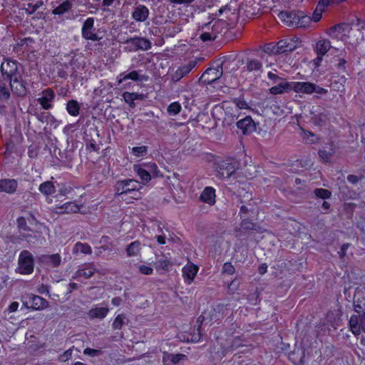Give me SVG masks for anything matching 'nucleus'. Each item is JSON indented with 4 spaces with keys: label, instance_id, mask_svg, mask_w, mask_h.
<instances>
[{
    "label": "nucleus",
    "instance_id": "obj_2",
    "mask_svg": "<svg viewBox=\"0 0 365 365\" xmlns=\"http://www.w3.org/2000/svg\"><path fill=\"white\" fill-rule=\"evenodd\" d=\"M34 257L31 253L27 250L21 252L18 259L16 272L21 274H29L34 271Z\"/></svg>",
    "mask_w": 365,
    "mask_h": 365
},
{
    "label": "nucleus",
    "instance_id": "obj_28",
    "mask_svg": "<svg viewBox=\"0 0 365 365\" xmlns=\"http://www.w3.org/2000/svg\"><path fill=\"white\" fill-rule=\"evenodd\" d=\"M94 272L95 269L91 266L88 265L86 268L78 269L73 276V278L76 279H79L81 277H83L84 279H88L91 277L94 274Z\"/></svg>",
    "mask_w": 365,
    "mask_h": 365
},
{
    "label": "nucleus",
    "instance_id": "obj_64",
    "mask_svg": "<svg viewBox=\"0 0 365 365\" xmlns=\"http://www.w3.org/2000/svg\"><path fill=\"white\" fill-rule=\"evenodd\" d=\"M240 282L237 280V279H235L232 281V282L228 286V289L230 292L234 293L235 291H237L239 288Z\"/></svg>",
    "mask_w": 365,
    "mask_h": 365
},
{
    "label": "nucleus",
    "instance_id": "obj_9",
    "mask_svg": "<svg viewBox=\"0 0 365 365\" xmlns=\"http://www.w3.org/2000/svg\"><path fill=\"white\" fill-rule=\"evenodd\" d=\"M299 11H282L278 14V18L287 26L295 27L299 19Z\"/></svg>",
    "mask_w": 365,
    "mask_h": 365
},
{
    "label": "nucleus",
    "instance_id": "obj_26",
    "mask_svg": "<svg viewBox=\"0 0 365 365\" xmlns=\"http://www.w3.org/2000/svg\"><path fill=\"white\" fill-rule=\"evenodd\" d=\"M41 260L50 267H56L60 264L61 262V257L58 254H53L51 255L42 256Z\"/></svg>",
    "mask_w": 365,
    "mask_h": 365
},
{
    "label": "nucleus",
    "instance_id": "obj_60",
    "mask_svg": "<svg viewBox=\"0 0 365 365\" xmlns=\"http://www.w3.org/2000/svg\"><path fill=\"white\" fill-rule=\"evenodd\" d=\"M238 116L235 115H227V116L223 120V125H232L234 123H236L237 121Z\"/></svg>",
    "mask_w": 365,
    "mask_h": 365
},
{
    "label": "nucleus",
    "instance_id": "obj_55",
    "mask_svg": "<svg viewBox=\"0 0 365 365\" xmlns=\"http://www.w3.org/2000/svg\"><path fill=\"white\" fill-rule=\"evenodd\" d=\"M10 96L9 87L0 88V101H7L10 98Z\"/></svg>",
    "mask_w": 365,
    "mask_h": 365
},
{
    "label": "nucleus",
    "instance_id": "obj_43",
    "mask_svg": "<svg viewBox=\"0 0 365 365\" xmlns=\"http://www.w3.org/2000/svg\"><path fill=\"white\" fill-rule=\"evenodd\" d=\"M355 312L361 316H365V297L357 299L354 304Z\"/></svg>",
    "mask_w": 365,
    "mask_h": 365
},
{
    "label": "nucleus",
    "instance_id": "obj_52",
    "mask_svg": "<svg viewBox=\"0 0 365 365\" xmlns=\"http://www.w3.org/2000/svg\"><path fill=\"white\" fill-rule=\"evenodd\" d=\"M345 1L346 0H319L317 4V7H319V9L321 8L324 10L326 7L329 6L331 4H339Z\"/></svg>",
    "mask_w": 365,
    "mask_h": 365
},
{
    "label": "nucleus",
    "instance_id": "obj_61",
    "mask_svg": "<svg viewBox=\"0 0 365 365\" xmlns=\"http://www.w3.org/2000/svg\"><path fill=\"white\" fill-rule=\"evenodd\" d=\"M324 10L319 8V7H316L314 13H313V16L312 18V21H314V22H318L321 19H322V12L324 11Z\"/></svg>",
    "mask_w": 365,
    "mask_h": 365
},
{
    "label": "nucleus",
    "instance_id": "obj_29",
    "mask_svg": "<svg viewBox=\"0 0 365 365\" xmlns=\"http://www.w3.org/2000/svg\"><path fill=\"white\" fill-rule=\"evenodd\" d=\"M72 6L73 4L69 0H66L59 6L53 9L51 13L54 15H62L71 10Z\"/></svg>",
    "mask_w": 365,
    "mask_h": 365
},
{
    "label": "nucleus",
    "instance_id": "obj_23",
    "mask_svg": "<svg viewBox=\"0 0 365 365\" xmlns=\"http://www.w3.org/2000/svg\"><path fill=\"white\" fill-rule=\"evenodd\" d=\"M58 213H76L80 210V207L73 202H67L56 208Z\"/></svg>",
    "mask_w": 365,
    "mask_h": 365
},
{
    "label": "nucleus",
    "instance_id": "obj_31",
    "mask_svg": "<svg viewBox=\"0 0 365 365\" xmlns=\"http://www.w3.org/2000/svg\"><path fill=\"white\" fill-rule=\"evenodd\" d=\"M6 61V66L8 67V69L5 71L4 75H6L7 78H14L18 71L17 62L16 61H11L9 59H7Z\"/></svg>",
    "mask_w": 365,
    "mask_h": 365
},
{
    "label": "nucleus",
    "instance_id": "obj_30",
    "mask_svg": "<svg viewBox=\"0 0 365 365\" xmlns=\"http://www.w3.org/2000/svg\"><path fill=\"white\" fill-rule=\"evenodd\" d=\"M185 358V355L178 354H170L168 353H165L163 357V361L165 365H169V362H172L173 364H177L180 362L182 359Z\"/></svg>",
    "mask_w": 365,
    "mask_h": 365
},
{
    "label": "nucleus",
    "instance_id": "obj_14",
    "mask_svg": "<svg viewBox=\"0 0 365 365\" xmlns=\"http://www.w3.org/2000/svg\"><path fill=\"white\" fill-rule=\"evenodd\" d=\"M42 97L38 98L37 101L44 110L51 109L53 107L51 103L55 98L54 91L51 88H48L42 91Z\"/></svg>",
    "mask_w": 365,
    "mask_h": 365
},
{
    "label": "nucleus",
    "instance_id": "obj_1",
    "mask_svg": "<svg viewBox=\"0 0 365 365\" xmlns=\"http://www.w3.org/2000/svg\"><path fill=\"white\" fill-rule=\"evenodd\" d=\"M240 168V163L235 158L221 160L215 163L217 176L221 180H227L235 175Z\"/></svg>",
    "mask_w": 365,
    "mask_h": 365
},
{
    "label": "nucleus",
    "instance_id": "obj_49",
    "mask_svg": "<svg viewBox=\"0 0 365 365\" xmlns=\"http://www.w3.org/2000/svg\"><path fill=\"white\" fill-rule=\"evenodd\" d=\"M43 4L41 1L36 2L35 4L31 3L27 4V7L25 8L26 13L29 15L33 14Z\"/></svg>",
    "mask_w": 365,
    "mask_h": 365
},
{
    "label": "nucleus",
    "instance_id": "obj_39",
    "mask_svg": "<svg viewBox=\"0 0 365 365\" xmlns=\"http://www.w3.org/2000/svg\"><path fill=\"white\" fill-rule=\"evenodd\" d=\"M140 250V242L139 241L133 242L128 245V247L126 250L127 255L130 257L136 256L139 253Z\"/></svg>",
    "mask_w": 365,
    "mask_h": 365
},
{
    "label": "nucleus",
    "instance_id": "obj_35",
    "mask_svg": "<svg viewBox=\"0 0 365 365\" xmlns=\"http://www.w3.org/2000/svg\"><path fill=\"white\" fill-rule=\"evenodd\" d=\"M262 67V63L257 59H248L244 69L249 72L260 71Z\"/></svg>",
    "mask_w": 365,
    "mask_h": 365
},
{
    "label": "nucleus",
    "instance_id": "obj_51",
    "mask_svg": "<svg viewBox=\"0 0 365 365\" xmlns=\"http://www.w3.org/2000/svg\"><path fill=\"white\" fill-rule=\"evenodd\" d=\"M263 51L268 54H279L278 49H277V43H269L264 46Z\"/></svg>",
    "mask_w": 365,
    "mask_h": 365
},
{
    "label": "nucleus",
    "instance_id": "obj_3",
    "mask_svg": "<svg viewBox=\"0 0 365 365\" xmlns=\"http://www.w3.org/2000/svg\"><path fill=\"white\" fill-rule=\"evenodd\" d=\"M222 65L223 63L221 62L217 63L215 67L207 68L199 78V83L209 85L220 79L223 74Z\"/></svg>",
    "mask_w": 365,
    "mask_h": 365
},
{
    "label": "nucleus",
    "instance_id": "obj_32",
    "mask_svg": "<svg viewBox=\"0 0 365 365\" xmlns=\"http://www.w3.org/2000/svg\"><path fill=\"white\" fill-rule=\"evenodd\" d=\"M134 170L136 172L140 178L143 181H150L152 178L151 174L148 173L145 167L140 165H134Z\"/></svg>",
    "mask_w": 365,
    "mask_h": 365
},
{
    "label": "nucleus",
    "instance_id": "obj_36",
    "mask_svg": "<svg viewBox=\"0 0 365 365\" xmlns=\"http://www.w3.org/2000/svg\"><path fill=\"white\" fill-rule=\"evenodd\" d=\"M73 254H90L91 253V247L86 243L77 242L75 244L73 248Z\"/></svg>",
    "mask_w": 365,
    "mask_h": 365
},
{
    "label": "nucleus",
    "instance_id": "obj_10",
    "mask_svg": "<svg viewBox=\"0 0 365 365\" xmlns=\"http://www.w3.org/2000/svg\"><path fill=\"white\" fill-rule=\"evenodd\" d=\"M125 43L129 44L134 48V50L147 51L151 48V42L143 37L129 38L125 41Z\"/></svg>",
    "mask_w": 365,
    "mask_h": 365
},
{
    "label": "nucleus",
    "instance_id": "obj_40",
    "mask_svg": "<svg viewBox=\"0 0 365 365\" xmlns=\"http://www.w3.org/2000/svg\"><path fill=\"white\" fill-rule=\"evenodd\" d=\"M172 265L170 260L167 257H163L158 260H157L155 264V269L157 270L163 269L168 270L169 267Z\"/></svg>",
    "mask_w": 365,
    "mask_h": 365
},
{
    "label": "nucleus",
    "instance_id": "obj_54",
    "mask_svg": "<svg viewBox=\"0 0 365 365\" xmlns=\"http://www.w3.org/2000/svg\"><path fill=\"white\" fill-rule=\"evenodd\" d=\"M13 78H7L6 75L3 77H0V88L8 87V83L11 88L13 90L14 85H12Z\"/></svg>",
    "mask_w": 365,
    "mask_h": 365
},
{
    "label": "nucleus",
    "instance_id": "obj_45",
    "mask_svg": "<svg viewBox=\"0 0 365 365\" xmlns=\"http://www.w3.org/2000/svg\"><path fill=\"white\" fill-rule=\"evenodd\" d=\"M126 317L124 314H120L115 318L112 327L114 329H120L123 325L125 324Z\"/></svg>",
    "mask_w": 365,
    "mask_h": 365
},
{
    "label": "nucleus",
    "instance_id": "obj_16",
    "mask_svg": "<svg viewBox=\"0 0 365 365\" xmlns=\"http://www.w3.org/2000/svg\"><path fill=\"white\" fill-rule=\"evenodd\" d=\"M109 309L107 307L96 305L92 307L88 312L87 316L90 319H104L108 314Z\"/></svg>",
    "mask_w": 365,
    "mask_h": 365
},
{
    "label": "nucleus",
    "instance_id": "obj_48",
    "mask_svg": "<svg viewBox=\"0 0 365 365\" xmlns=\"http://www.w3.org/2000/svg\"><path fill=\"white\" fill-rule=\"evenodd\" d=\"M334 153L333 148H329V150L324 149L319 150V155L324 162H329Z\"/></svg>",
    "mask_w": 365,
    "mask_h": 365
},
{
    "label": "nucleus",
    "instance_id": "obj_63",
    "mask_svg": "<svg viewBox=\"0 0 365 365\" xmlns=\"http://www.w3.org/2000/svg\"><path fill=\"white\" fill-rule=\"evenodd\" d=\"M234 102L235 103L237 107L239 109H247L249 108L248 104L244 100H241L239 98H235Z\"/></svg>",
    "mask_w": 365,
    "mask_h": 365
},
{
    "label": "nucleus",
    "instance_id": "obj_57",
    "mask_svg": "<svg viewBox=\"0 0 365 365\" xmlns=\"http://www.w3.org/2000/svg\"><path fill=\"white\" fill-rule=\"evenodd\" d=\"M235 272V267L230 262H225L222 267V272L228 275H232Z\"/></svg>",
    "mask_w": 365,
    "mask_h": 365
},
{
    "label": "nucleus",
    "instance_id": "obj_11",
    "mask_svg": "<svg viewBox=\"0 0 365 365\" xmlns=\"http://www.w3.org/2000/svg\"><path fill=\"white\" fill-rule=\"evenodd\" d=\"M238 129L241 130L242 134L249 135L256 130V124L251 116H246L236 122Z\"/></svg>",
    "mask_w": 365,
    "mask_h": 365
},
{
    "label": "nucleus",
    "instance_id": "obj_34",
    "mask_svg": "<svg viewBox=\"0 0 365 365\" xmlns=\"http://www.w3.org/2000/svg\"><path fill=\"white\" fill-rule=\"evenodd\" d=\"M328 118V113L322 112L314 115V116L312 117V121L317 126H323L326 124Z\"/></svg>",
    "mask_w": 365,
    "mask_h": 365
},
{
    "label": "nucleus",
    "instance_id": "obj_13",
    "mask_svg": "<svg viewBox=\"0 0 365 365\" xmlns=\"http://www.w3.org/2000/svg\"><path fill=\"white\" fill-rule=\"evenodd\" d=\"M198 270L199 267L192 263H187L182 267V275L187 284H190L193 282Z\"/></svg>",
    "mask_w": 365,
    "mask_h": 365
},
{
    "label": "nucleus",
    "instance_id": "obj_41",
    "mask_svg": "<svg viewBox=\"0 0 365 365\" xmlns=\"http://www.w3.org/2000/svg\"><path fill=\"white\" fill-rule=\"evenodd\" d=\"M138 271L140 274L145 275H151L153 273V267L152 263L145 262L140 264L138 267Z\"/></svg>",
    "mask_w": 365,
    "mask_h": 365
},
{
    "label": "nucleus",
    "instance_id": "obj_18",
    "mask_svg": "<svg viewBox=\"0 0 365 365\" xmlns=\"http://www.w3.org/2000/svg\"><path fill=\"white\" fill-rule=\"evenodd\" d=\"M313 88L314 83L311 82H293L292 91L296 93L312 94Z\"/></svg>",
    "mask_w": 365,
    "mask_h": 365
},
{
    "label": "nucleus",
    "instance_id": "obj_50",
    "mask_svg": "<svg viewBox=\"0 0 365 365\" xmlns=\"http://www.w3.org/2000/svg\"><path fill=\"white\" fill-rule=\"evenodd\" d=\"M348 27H349V25H347L346 24H339L333 26L329 29V35L332 36L336 32L342 33L345 31V28H348Z\"/></svg>",
    "mask_w": 365,
    "mask_h": 365
},
{
    "label": "nucleus",
    "instance_id": "obj_47",
    "mask_svg": "<svg viewBox=\"0 0 365 365\" xmlns=\"http://www.w3.org/2000/svg\"><path fill=\"white\" fill-rule=\"evenodd\" d=\"M132 154L135 157H143L148 153V147L145 145H142L140 147H133L132 148Z\"/></svg>",
    "mask_w": 365,
    "mask_h": 365
},
{
    "label": "nucleus",
    "instance_id": "obj_33",
    "mask_svg": "<svg viewBox=\"0 0 365 365\" xmlns=\"http://www.w3.org/2000/svg\"><path fill=\"white\" fill-rule=\"evenodd\" d=\"M35 116L41 123H54L56 122V118L50 113L42 112L40 113H35Z\"/></svg>",
    "mask_w": 365,
    "mask_h": 365
},
{
    "label": "nucleus",
    "instance_id": "obj_44",
    "mask_svg": "<svg viewBox=\"0 0 365 365\" xmlns=\"http://www.w3.org/2000/svg\"><path fill=\"white\" fill-rule=\"evenodd\" d=\"M143 166L148 170V173L151 174V177L155 178L159 175L160 171L158 170V166L155 163H148L143 164Z\"/></svg>",
    "mask_w": 365,
    "mask_h": 365
},
{
    "label": "nucleus",
    "instance_id": "obj_22",
    "mask_svg": "<svg viewBox=\"0 0 365 365\" xmlns=\"http://www.w3.org/2000/svg\"><path fill=\"white\" fill-rule=\"evenodd\" d=\"M201 200L209 204L213 205L215 202V190L212 187H207L200 195Z\"/></svg>",
    "mask_w": 365,
    "mask_h": 365
},
{
    "label": "nucleus",
    "instance_id": "obj_5",
    "mask_svg": "<svg viewBox=\"0 0 365 365\" xmlns=\"http://www.w3.org/2000/svg\"><path fill=\"white\" fill-rule=\"evenodd\" d=\"M23 304L28 308H32L35 310L43 309L48 306V302L41 297L26 294L22 298Z\"/></svg>",
    "mask_w": 365,
    "mask_h": 365
},
{
    "label": "nucleus",
    "instance_id": "obj_21",
    "mask_svg": "<svg viewBox=\"0 0 365 365\" xmlns=\"http://www.w3.org/2000/svg\"><path fill=\"white\" fill-rule=\"evenodd\" d=\"M13 89H14V92L19 96H25L27 93V90L26 87V81L21 79V77H14L13 78Z\"/></svg>",
    "mask_w": 365,
    "mask_h": 365
},
{
    "label": "nucleus",
    "instance_id": "obj_37",
    "mask_svg": "<svg viewBox=\"0 0 365 365\" xmlns=\"http://www.w3.org/2000/svg\"><path fill=\"white\" fill-rule=\"evenodd\" d=\"M312 21V18L307 15H304L302 11H299V19L297 21L295 27L305 28L309 25Z\"/></svg>",
    "mask_w": 365,
    "mask_h": 365
},
{
    "label": "nucleus",
    "instance_id": "obj_62",
    "mask_svg": "<svg viewBox=\"0 0 365 365\" xmlns=\"http://www.w3.org/2000/svg\"><path fill=\"white\" fill-rule=\"evenodd\" d=\"M303 138L308 143H314L317 140L316 135L311 132H304Z\"/></svg>",
    "mask_w": 365,
    "mask_h": 365
},
{
    "label": "nucleus",
    "instance_id": "obj_7",
    "mask_svg": "<svg viewBox=\"0 0 365 365\" xmlns=\"http://www.w3.org/2000/svg\"><path fill=\"white\" fill-rule=\"evenodd\" d=\"M217 315L215 311L211 309L208 312H205L202 314L198 318V322L201 323L200 325L197 327V334L193 335L191 338V341L194 342H197L200 339V329L203 324H211L213 322H216L217 320Z\"/></svg>",
    "mask_w": 365,
    "mask_h": 365
},
{
    "label": "nucleus",
    "instance_id": "obj_24",
    "mask_svg": "<svg viewBox=\"0 0 365 365\" xmlns=\"http://www.w3.org/2000/svg\"><path fill=\"white\" fill-rule=\"evenodd\" d=\"M228 24L222 19H217L212 24V33L217 38V35L227 29Z\"/></svg>",
    "mask_w": 365,
    "mask_h": 365
},
{
    "label": "nucleus",
    "instance_id": "obj_4",
    "mask_svg": "<svg viewBox=\"0 0 365 365\" xmlns=\"http://www.w3.org/2000/svg\"><path fill=\"white\" fill-rule=\"evenodd\" d=\"M121 187H118L116 194L120 197L122 200L129 203L133 200L138 199L140 197V192L135 187H131V184H120Z\"/></svg>",
    "mask_w": 365,
    "mask_h": 365
},
{
    "label": "nucleus",
    "instance_id": "obj_12",
    "mask_svg": "<svg viewBox=\"0 0 365 365\" xmlns=\"http://www.w3.org/2000/svg\"><path fill=\"white\" fill-rule=\"evenodd\" d=\"M350 329L354 335H359L361 331L365 332V316H352L349 320Z\"/></svg>",
    "mask_w": 365,
    "mask_h": 365
},
{
    "label": "nucleus",
    "instance_id": "obj_20",
    "mask_svg": "<svg viewBox=\"0 0 365 365\" xmlns=\"http://www.w3.org/2000/svg\"><path fill=\"white\" fill-rule=\"evenodd\" d=\"M119 77L118 83H121L123 81L130 79L134 81H147L148 80V76L147 75H139L138 71H133L127 74L120 73Z\"/></svg>",
    "mask_w": 365,
    "mask_h": 365
},
{
    "label": "nucleus",
    "instance_id": "obj_17",
    "mask_svg": "<svg viewBox=\"0 0 365 365\" xmlns=\"http://www.w3.org/2000/svg\"><path fill=\"white\" fill-rule=\"evenodd\" d=\"M293 82L282 81L277 83V86H272L269 88V93L272 95L282 94L284 93H289L292 91Z\"/></svg>",
    "mask_w": 365,
    "mask_h": 365
},
{
    "label": "nucleus",
    "instance_id": "obj_19",
    "mask_svg": "<svg viewBox=\"0 0 365 365\" xmlns=\"http://www.w3.org/2000/svg\"><path fill=\"white\" fill-rule=\"evenodd\" d=\"M149 15V10L145 5H138L134 9L132 17L136 21H145Z\"/></svg>",
    "mask_w": 365,
    "mask_h": 365
},
{
    "label": "nucleus",
    "instance_id": "obj_58",
    "mask_svg": "<svg viewBox=\"0 0 365 365\" xmlns=\"http://www.w3.org/2000/svg\"><path fill=\"white\" fill-rule=\"evenodd\" d=\"M315 195L322 199H327L330 197L331 192L325 189H316L314 191Z\"/></svg>",
    "mask_w": 365,
    "mask_h": 365
},
{
    "label": "nucleus",
    "instance_id": "obj_15",
    "mask_svg": "<svg viewBox=\"0 0 365 365\" xmlns=\"http://www.w3.org/2000/svg\"><path fill=\"white\" fill-rule=\"evenodd\" d=\"M197 62L195 61H190L187 64L183 65L178 68V69L172 75V81L174 82L179 81L185 76L189 73L192 68L196 66Z\"/></svg>",
    "mask_w": 365,
    "mask_h": 365
},
{
    "label": "nucleus",
    "instance_id": "obj_6",
    "mask_svg": "<svg viewBox=\"0 0 365 365\" xmlns=\"http://www.w3.org/2000/svg\"><path fill=\"white\" fill-rule=\"evenodd\" d=\"M94 28V19L92 17L88 18L83 23L81 29L82 37L86 40H91L93 41H100L102 37L98 36L96 34Z\"/></svg>",
    "mask_w": 365,
    "mask_h": 365
},
{
    "label": "nucleus",
    "instance_id": "obj_38",
    "mask_svg": "<svg viewBox=\"0 0 365 365\" xmlns=\"http://www.w3.org/2000/svg\"><path fill=\"white\" fill-rule=\"evenodd\" d=\"M25 237L26 241L31 244L39 243L41 245L45 242V238L36 233L26 234Z\"/></svg>",
    "mask_w": 365,
    "mask_h": 365
},
{
    "label": "nucleus",
    "instance_id": "obj_8",
    "mask_svg": "<svg viewBox=\"0 0 365 365\" xmlns=\"http://www.w3.org/2000/svg\"><path fill=\"white\" fill-rule=\"evenodd\" d=\"M299 38H284L277 43V49L279 54L291 52L298 47Z\"/></svg>",
    "mask_w": 365,
    "mask_h": 365
},
{
    "label": "nucleus",
    "instance_id": "obj_25",
    "mask_svg": "<svg viewBox=\"0 0 365 365\" xmlns=\"http://www.w3.org/2000/svg\"><path fill=\"white\" fill-rule=\"evenodd\" d=\"M331 48L330 41L327 39H322L317 42L315 51L318 56H324Z\"/></svg>",
    "mask_w": 365,
    "mask_h": 365
},
{
    "label": "nucleus",
    "instance_id": "obj_42",
    "mask_svg": "<svg viewBox=\"0 0 365 365\" xmlns=\"http://www.w3.org/2000/svg\"><path fill=\"white\" fill-rule=\"evenodd\" d=\"M38 190L45 195H51L55 192L53 184H40Z\"/></svg>",
    "mask_w": 365,
    "mask_h": 365
},
{
    "label": "nucleus",
    "instance_id": "obj_46",
    "mask_svg": "<svg viewBox=\"0 0 365 365\" xmlns=\"http://www.w3.org/2000/svg\"><path fill=\"white\" fill-rule=\"evenodd\" d=\"M181 110V106L178 102H174L170 103L168 108L167 112L170 115H176Z\"/></svg>",
    "mask_w": 365,
    "mask_h": 365
},
{
    "label": "nucleus",
    "instance_id": "obj_27",
    "mask_svg": "<svg viewBox=\"0 0 365 365\" xmlns=\"http://www.w3.org/2000/svg\"><path fill=\"white\" fill-rule=\"evenodd\" d=\"M80 104L76 100H70L66 103V110L71 116H77L80 113Z\"/></svg>",
    "mask_w": 365,
    "mask_h": 365
},
{
    "label": "nucleus",
    "instance_id": "obj_53",
    "mask_svg": "<svg viewBox=\"0 0 365 365\" xmlns=\"http://www.w3.org/2000/svg\"><path fill=\"white\" fill-rule=\"evenodd\" d=\"M200 38L205 42L214 41L216 39L215 35L212 33V31H203V32L200 35Z\"/></svg>",
    "mask_w": 365,
    "mask_h": 365
},
{
    "label": "nucleus",
    "instance_id": "obj_59",
    "mask_svg": "<svg viewBox=\"0 0 365 365\" xmlns=\"http://www.w3.org/2000/svg\"><path fill=\"white\" fill-rule=\"evenodd\" d=\"M123 97L124 101L129 104L130 107L134 108L135 107V103L133 101V97L131 96L130 92H124L123 94Z\"/></svg>",
    "mask_w": 365,
    "mask_h": 365
},
{
    "label": "nucleus",
    "instance_id": "obj_56",
    "mask_svg": "<svg viewBox=\"0 0 365 365\" xmlns=\"http://www.w3.org/2000/svg\"><path fill=\"white\" fill-rule=\"evenodd\" d=\"M1 191L12 193L16 190V184H0Z\"/></svg>",
    "mask_w": 365,
    "mask_h": 365
}]
</instances>
